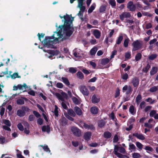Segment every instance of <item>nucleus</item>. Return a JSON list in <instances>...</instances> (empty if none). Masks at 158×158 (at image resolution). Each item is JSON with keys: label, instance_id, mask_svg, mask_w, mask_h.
Here are the masks:
<instances>
[{"label": "nucleus", "instance_id": "1", "mask_svg": "<svg viewBox=\"0 0 158 158\" xmlns=\"http://www.w3.org/2000/svg\"><path fill=\"white\" fill-rule=\"evenodd\" d=\"M62 21L64 22V25L60 26L57 29V32H55L51 36H46L42 42L45 47L53 48L56 42L62 41L64 39L69 38L72 34L74 29L72 22L73 18L71 15L66 14L64 16H59Z\"/></svg>", "mask_w": 158, "mask_h": 158}, {"label": "nucleus", "instance_id": "2", "mask_svg": "<svg viewBox=\"0 0 158 158\" xmlns=\"http://www.w3.org/2000/svg\"><path fill=\"white\" fill-rule=\"evenodd\" d=\"M73 53L74 56L78 59L83 57L84 52L80 49H75L73 51Z\"/></svg>", "mask_w": 158, "mask_h": 158}, {"label": "nucleus", "instance_id": "3", "mask_svg": "<svg viewBox=\"0 0 158 158\" xmlns=\"http://www.w3.org/2000/svg\"><path fill=\"white\" fill-rule=\"evenodd\" d=\"M44 51L47 52L46 56L49 58H51L53 56L57 55L59 53V52L57 51H52L51 50H48L47 51L45 49H43Z\"/></svg>", "mask_w": 158, "mask_h": 158}, {"label": "nucleus", "instance_id": "4", "mask_svg": "<svg viewBox=\"0 0 158 158\" xmlns=\"http://www.w3.org/2000/svg\"><path fill=\"white\" fill-rule=\"evenodd\" d=\"M71 129L72 132L75 135L78 137H79L81 135V130L77 127H72Z\"/></svg>", "mask_w": 158, "mask_h": 158}, {"label": "nucleus", "instance_id": "5", "mask_svg": "<svg viewBox=\"0 0 158 158\" xmlns=\"http://www.w3.org/2000/svg\"><path fill=\"white\" fill-rule=\"evenodd\" d=\"M142 43L137 40L134 42L132 45L133 47V50L135 51L139 49L142 46Z\"/></svg>", "mask_w": 158, "mask_h": 158}, {"label": "nucleus", "instance_id": "6", "mask_svg": "<svg viewBox=\"0 0 158 158\" xmlns=\"http://www.w3.org/2000/svg\"><path fill=\"white\" fill-rule=\"evenodd\" d=\"M80 90L81 93L85 96H88L89 91L86 87L84 85H81L79 88Z\"/></svg>", "mask_w": 158, "mask_h": 158}, {"label": "nucleus", "instance_id": "7", "mask_svg": "<svg viewBox=\"0 0 158 158\" xmlns=\"http://www.w3.org/2000/svg\"><path fill=\"white\" fill-rule=\"evenodd\" d=\"M80 127L83 128V127L87 129L93 130L94 129V126L91 124H86L83 122H81L80 124Z\"/></svg>", "mask_w": 158, "mask_h": 158}, {"label": "nucleus", "instance_id": "8", "mask_svg": "<svg viewBox=\"0 0 158 158\" xmlns=\"http://www.w3.org/2000/svg\"><path fill=\"white\" fill-rule=\"evenodd\" d=\"M127 7L131 11H134L135 10V6L132 1L129 2L127 5Z\"/></svg>", "mask_w": 158, "mask_h": 158}, {"label": "nucleus", "instance_id": "9", "mask_svg": "<svg viewBox=\"0 0 158 158\" xmlns=\"http://www.w3.org/2000/svg\"><path fill=\"white\" fill-rule=\"evenodd\" d=\"M130 13L127 12H123L119 15L120 19L122 21H123L125 18H130Z\"/></svg>", "mask_w": 158, "mask_h": 158}, {"label": "nucleus", "instance_id": "10", "mask_svg": "<svg viewBox=\"0 0 158 158\" xmlns=\"http://www.w3.org/2000/svg\"><path fill=\"white\" fill-rule=\"evenodd\" d=\"M122 90L123 92H126V94H128L131 92L132 89L130 86L125 85L123 87Z\"/></svg>", "mask_w": 158, "mask_h": 158}, {"label": "nucleus", "instance_id": "11", "mask_svg": "<svg viewBox=\"0 0 158 158\" xmlns=\"http://www.w3.org/2000/svg\"><path fill=\"white\" fill-rule=\"evenodd\" d=\"M93 34L96 39H99L101 35V33L100 31L98 29H94L92 30Z\"/></svg>", "mask_w": 158, "mask_h": 158}, {"label": "nucleus", "instance_id": "12", "mask_svg": "<svg viewBox=\"0 0 158 158\" xmlns=\"http://www.w3.org/2000/svg\"><path fill=\"white\" fill-rule=\"evenodd\" d=\"M100 101V97L98 96H96L95 95H93L92 98V101L94 103H98Z\"/></svg>", "mask_w": 158, "mask_h": 158}, {"label": "nucleus", "instance_id": "13", "mask_svg": "<svg viewBox=\"0 0 158 158\" xmlns=\"http://www.w3.org/2000/svg\"><path fill=\"white\" fill-rule=\"evenodd\" d=\"M131 82L134 87H137L139 83V79L137 77H134L132 79Z\"/></svg>", "mask_w": 158, "mask_h": 158}, {"label": "nucleus", "instance_id": "14", "mask_svg": "<svg viewBox=\"0 0 158 158\" xmlns=\"http://www.w3.org/2000/svg\"><path fill=\"white\" fill-rule=\"evenodd\" d=\"M74 110L77 114L79 116L81 115L82 114L81 110L78 107L75 106Z\"/></svg>", "mask_w": 158, "mask_h": 158}, {"label": "nucleus", "instance_id": "15", "mask_svg": "<svg viewBox=\"0 0 158 158\" xmlns=\"http://www.w3.org/2000/svg\"><path fill=\"white\" fill-rule=\"evenodd\" d=\"M91 133L90 132H87L85 133L84 137L85 139L87 140H89L91 138Z\"/></svg>", "mask_w": 158, "mask_h": 158}, {"label": "nucleus", "instance_id": "16", "mask_svg": "<svg viewBox=\"0 0 158 158\" xmlns=\"http://www.w3.org/2000/svg\"><path fill=\"white\" fill-rule=\"evenodd\" d=\"M91 113L93 114H96L98 112V109L96 106L92 107L90 109Z\"/></svg>", "mask_w": 158, "mask_h": 158}, {"label": "nucleus", "instance_id": "17", "mask_svg": "<svg viewBox=\"0 0 158 158\" xmlns=\"http://www.w3.org/2000/svg\"><path fill=\"white\" fill-rule=\"evenodd\" d=\"M133 135L136 137L138 139L141 140H144L145 137L142 134H139L137 133L133 134Z\"/></svg>", "mask_w": 158, "mask_h": 158}, {"label": "nucleus", "instance_id": "18", "mask_svg": "<svg viewBox=\"0 0 158 158\" xmlns=\"http://www.w3.org/2000/svg\"><path fill=\"white\" fill-rule=\"evenodd\" d=\"M60 124L63 125H65L67 124V122L66 119L64 117H62L59 121Z\"/></svg>", "mask_w": 158, "mask_h": 158}, {"label": "nucleus", "instance_id": "19", "mask_svg": "<svg viewBox=\"0 0 158 158\" xmlns=\"http://www.w3.org/2000/svg\"><path fill=\"white\" fill-rule=\"evenodd\" d=\"M25 112L23 110H19L17 111V114L19 116H23L25 115Z\"/></svg>", "mask_w": 158, "mask_h": 158}, {"label": "nucleus", "instance_id": "20", "mask_svg": "<svg viewBox=\"0 0 158 158\" xmlns=\"http://www.w3.org/2000/svg\"><path fill=\"white\" fill-rule=\"evenodd\" d=\"M42 130L43 131H46L48 133L50 131V128L49 126H44L42 127Z\"/></svg>", "mask_w": 158, "mask_h": 158}, {"label": "nucleus", "instance_id": "21", "mask_svg": "<svg viewBox=\"0 0 158 158\" xmlns=\"http://www.w3.org/2000/svg\"><path fill=\"white\" fill-rule=\"evenodd\" d=\"M54 95L59 100L61 101L62 102L64 101V98L61 94L58 93H55Z\"/></svg>", "mask_w": 158, "mask_h": 158}, {"label": "nucleus", "instance_id": "22", "mask_svg": "<svg viewBox=\"0 0 158 158\" xmlns=\"http://www.w3.org/2000/svg\"><path fill=\"white\" fill-rule=\"evenodd\" d=\"M4 104L3 103L2 106L0 107V114L1 117L3 115L5 112V108L3 107Z\"/></svg>", "mask_w": 158, "mask_h": 158}, {"label": "nucleus", "instance_id": "23", "mask_svg": "<svg viewBox=\"0 0 158 158\" xmlns=\"http://www.w3.org/2000/svg\"><path fill=\"white\" fill-rule=\"evenodd\" d=\"M96 6L95 3H93L88 9V13H91L95 8Z\"/></svg>", "mask_w": 158, "mask_h": 158}, {"label": "nucleus", "instance_id": "24", "mask_svg": "<svg viewBox=\"0 0 158 158\" xmlns=\"http://www.w3.org/2000/svg\"><path fill=\"white\" fill-rule=\"evenodd\" d=\"M130 113L132 115H134L136 113V110L133 106H130L129 109Z\"/></svg>", "mask_w": 158, "mask_h": 158}, {"label": "nucleus", "instance_id": "25", "mask_svg": "<svg viewBox=\"0 0 158 158\" xmlns=\"http://www.w3.org/2000/svg\"><path fill=\"white\" fill-rule=\"evenodd\" d=\"M2 123L4 124L5 125V126H10L11 125V123L10 121L8 120L7 119H3L2 121Z\"/></svg>", "mask_w": 158, "mask_h": 158}, {"label": "nucleus", "instance_id": "26", "mask_svg": "<svg viewBox=\"0 0 158 158\" xmlns=\"http://www.w3.org/2000/svg\"><path fill=\"white\" fill-rule=\"evenodd\" d=\"M18 89L20 90H24L27 88L26 84H24L23 85H18Z\"/></svg>", "mask_w": 158, "mask_h": 158}, {"label": "nucleus", "instance_id": "27", "mask_svg": "<svg viewBox=\"0 0 158 158\" xmlns=\"http://www.w3.org/2000/svg\"><path fill=\"white\" fill-rule=\"evenodd\" d=\"M40 146L42 147L44 151L46 152H50V151L47 145H40L39 146V147Z\"/></svg>", "mask_w": 158, "mask_h": 158}, {"label": "nucleus", "instance_id": "28", "mask_svg": "<svg viewBox=\"0 0 158 158\" xmlns=\"http://www.w3.org/2000/svg\"><path fill=\"white\" fill-rule=\"evenodd\" d=\"M123 37L122 34H120L118 37L116 42V44H119L123 39Z\"/></svg>", "mask_w": 158, "mask_h": 158}, {"label": "nucleus", "instance_id": "29", "mask_svg": "<svg viewBox=\"0 0 158 158\" xmlns=\"http://www.w3.org/2000/svg\"><path fill=\"white\" fill-rule=\"evenodd\" d=\"M62 81L67 86H69L70 85L69 82L67 78L64 77H62L61 78Z\"/></svg>", "mask_w": 158, "mask_h": 158}, {"label": "nucleus", "instance_id": "30", "mask_svg": "<svg viewBox=\"0 0 158 158\" xmlns=\"http://www.w3.org/2000/svg\"><path fill=\"white\" fill-rule=\"evenodd\" d=\"M110 61V60L107 58L102 59L101 60V64L103 65H105Z\"/></svg>", "mask_w": 158, "mask_h": 158}, {"label": "nucleus", "instance_id": "31", "mask_svg": "<svg viewBox=\"0 0 158 158\" xmlns=\"http://www.w3.org/2000/svg\"><path fill=\"white\" fill-rule=\"evenodd\" d=\"M72 100L73 102L76 104L78 105L81 103V101L80 100L76 98L75 97H73L72 98Z\"/></svg>", "mask_w": 158, "mask_h": 158}, {"label": "nucleus", "instance_id": "32", "mask_svg": "<svg viewBox=\"0 0 158 158\" xmlns=\"http://www.w3.org/2000/svg\"><path fill=\"white\" fill-rule=\"evenodd\" d=\"M97 48L96 47L93 48L90 51V53L91 55H94L95 54L97 51Z\"/></svg>", "mask_w": 158, "mask_h": 158}, {"label": "nucleus", "instance_id": "33", "mask_svg": "<svg viewBox=\"0 0 158 158\" xmlns=\"http://www.w3.org/2000/svg\"><path fill=\"white\" fill-rule=\"evenodd\" d=\"M146 101L150 103L151 104H152L155 103L156 102V99H152L151 98H148L146 100Z\"/></svg>", "mask_w": 158, "mask_h": 158}, {"label": "nucleus", "instance_id": "34", "mask_svg": "<svg viewBox=\"0 0 158 158\" xmlns=\"http://www.w3.org/2000/svg\"><path fill=\"white\" fill-rule=\"evenodd\" d=\"M68 114L74 117L76 115V114L74 111L71 109H70L68 110Z\"/></svg>", "mask_w": 158, "mask_h": 158}, {"label": "nucleus", "instance_id": "35", "mask_svg": "<svg viewBox=\"0 0 158 158\" xmlns=\"http://www.w3.org/2000/svg\"><path fill=\"white\" fill-rule=\"evenodd\" d=\"M104 136L105 138H109L111 137V134L110 132H106L104 133Z\"/></svg>", "mask_w": 158, "mask_h": 158}, {"label": "nucleus", "instance_id": "36", "mask_svg": "<svg viewBox=\"0 0 158 158\" xmlns=\"http://www.w3.org/2000/svg\"><path fill=\"white\" fill-rule=\"evenodd\" d=\"M157 72V69L156 67H153L150 72V74L153 75L155 74Z\"/></svg>", "mask_w": 158, "mask_h": 158}, {"label": "nucleus", "instance_id": "37", "mask_svg": "<svg viewBox=\"0 0 158 158\" xmlns=\"http://www.w3.org/2000/svg\"><path fill=\"white\" fill-rule=\"evenodd\" d=\"M158 88V86H154L150 89L149 91L152 92H153L157 91Z\"/></svg>", "mask_w": 158, "mask_h": 158}, {"label": "nucleus", "instance_id": "38", "mask_svg": "<svg viewBox=\"0 0 158 158\" xmlns=\"http://www.w3.org/2000/svg\"><path fill=\"white\" fill-rule=\"evenodd\" d=\"M141 96L139 94L136 97V102L137 104H139L141 101Z\"/></svg>", "mask_w": 158, "mask_h": 158}, {"label": "nucleus", "instance_id": "39", "mask_svg": "<svg viewBox=\"0 0 158 158\" xmlns=\"http://www.w3.org/2000/svg\"><path fill=\"white\" fill-rule=\"evenodd\" d=\"M17 103L18 104L22 105L24 103V101L22 98L18 99L17 101Z\"/></svg>", "mask_w": 158, "mask_h": 158}, {"label": "nucleus", "instance_id": "40", "mask_svg": "<svg viewBox=\"0 0 158 158\" xmlns=\"http://www.w3.org/2000/svg\"><path fill=\"white\" fill-rule=\"evenodd\" d=\"M77 76L80 79H82L84 77V76L82 73L80 72H78L77 73Z\"/></svg>", "mask_w": 158, "mask_h": 158}, {"label": "nucleus", "instance_id": "41", "mask_svg": "<svg viewBox=\"0 0 158 158\" xmlns=\"http://www.w3.org/2000/svg\"><path fill=\"white\" fill-rule=\"evenodd\" d=\"M141 57V54L140 53L137 54L135 56V60L137 61L139 60Z\"/></svg>", "mask_w": 158, "mask_h": 158}, {"label": "nucleus", "instance_id": "42", "mask_svg": "<svg viewBox=\"0 0 158 158\" xmlns=\"http://www.w3.org/2000/svg\"><path fill=\"white\" fill-rule=\"evenodd\" d=\"M11 77L12 79H15L17 77H20L18 75V73H14L11 76Z\"/></svg>", "mask_w": 158, "mask_h": 158}, {"label": "nucleus", "instance_id": "43", "mask_svg": "<svg viewBox=\"0 0 158 158\" xmlns=\"http://www.w3.org/2000/svg\"><path fill=\"white\" fill-rule=\"evenodd\" d=\"M98 124L100 127H102L104 126L105 123L104 121L101 120L99 121Z\"/></svg>", "mask_w": 158, "mask_h": 158}, {"label": "nucleus", "instance_id": "44", "mask_svg": "<svg viewBox=\"0 0 158 158\" xmlns=\"http://www.w3.org/2000/svg\"><path fill=\"white\" fill-rule=\"evenodd\" d=\"M106 6L102 5L100 6L99 9V11L100 12H102L104 11L106 9Z\"/></svg>", "mask_w": 158, "mask_h": 158}, {"label": "nucleus", "instance_id": "45", "mask_svg": "<svg viewBox=\"0 0 158 158\" xmlns=\"http://www.w3.org/2000/svg\"><path fill=\"white\" fill-rule=\"evenodd\" d=\"M157 57V55L156 54H152L150 56L148 57L149 59L150 60H153Z\"/></svg>", "mask_w": 158, "mask_h": 158}, {"label": "nucleus", "instance_id": "46", "mask_svg": "<svg viewBox=\"0 0 158 158\" xmlns=\"http://www.w3.org/2000/svg\"><path fill=\"white\" fill-rule=\"evenodd\" d=\"M136 145L137 147L140 149H142L143 148V145L139 142H137L136 143Z\"/></svg>", "mask_w": 158, "mask_h": 158}, {"label": "nucleus", "instance_id": "47", "mask_svg": "<svg viewBox=\"0 0 158 158\" xmlns=\"http://www.w3.org/2000/svg\"><path fill=\"white\" fill-rule=\"evenodd\" d=\"M17 127L18 129L21 131H23L24 130L23 127L21 123H19L18 124Z\"/></svg>", "mask_w": 158, "mask_h": 158}, {"label": "nucleus", "instance_id": "48", "mask_svg": "<svg viewBox=\"0 0 158 158\" xmlns=\"http://www.w3.org/2000/svg\"><path fill=\"white\" fill-rule=\"evenodd\" d=\"M10 126H8L3 125L2 126V128L4 130H5L8 131H10L11 130L10 128Z\"/></svg>", "mask_w": 158, "mask_h": 158}, {"label": "nucleus", "instance_id": "49", "mask_svg": "<svg viewBox=\"0 0 158 158\" xmlns=\"http://www.w3.org/2000/svg\"><path fill=\"white\" fill-rule=\"evenodd\" d=\"M132 156L134 158H138L141 156L140 155L137 153H134L132 155Z\"/></svg>", "mask_w": 158, "mask_h": 158}, {"label": "nucleus", "instance_id": "50", "mask_svg": "<svg viewBox=\"0 0 158 158\" xmlns=\"http://www.w3.org/2000/svg\"><path fill=\"white\" fill-rule=\"evenodd\" d=\"M69 71L70 73H74L77 72V70L76 68H70L69 69Z\"/></svg>", "mask_w": 158, "mask_h": 158}, {"label": "nucleus", "instance_id": "51", "mask_svg": "<svg viewBox=\"0 0 158 158\" xmlns=\"http://www.w3.org/2000/svg\"><path fill=\"white\" fill-rule=\"evenodd\" d=\"M129 40L128 39L125 40L124 42V46L125 47H127L128 46Z\"/></svg>", "mask_w": 158, "mask_h": 158}, {"label": "nucleus", "instance_id": "52", "mask_svg": "<svg viewBox=\"0 0 158 158\" xmlns=\"http://www.w3.org/2000/svg\"><path fill=\"white\" fill-rule=\"evenodd\" d=\"M122 78L123 80H127L128 78V75L127 73L123 74L122 76Z\"/></svg>", "mask_w": 158, "mask_h": 158}, {"label": "nucleus", "instance_id": "53", "mask_svg": "<svg viewBox=\"0 0 158 158\" xmlns=\"http://www.w3.org/2000/svg\"><path fill=\"white\" fill-rule=\"evenodd\" d=\"M58 107L56 105H55L54 112L56 116H58Z\"/></svg>", "mask_w": 158, "mask_h": 158}, {"label": "nucleus", "instance_id": "54", "mask_svg": "<svg viewBox=\"0 0 158 158\" xmlns=\"http://www.w3.org/2000/svg\"><path fill=\"white\" fill-rule=\"evenodd\" d=\"M144 149L147 151L150 152H152L153 151L152 148L151 147L148 146H146Z\"/></svg>", "mask_w": 158, "mask_h": 158}, {"label": "nucleus", "instance_id": "55", "mask_svg": "<svg viewBox=\"0 0 158 158\" xmlns=\"http://www.w3.org/2000/svg\"><path fill=\"white\" fill-rule=\"evenodd\" d=\"M6 142V140L5 138L2 136L0 137V143L3 144Z\"/></svg>", "mask_w": 158, "mask_h": 158}, {"label": "nucleus", "instance_id": "56", "mask_svg": "<svg viewBox=\"0 0 158 158\" xmlns=\"http://www.w3.org/2000/svg\"><path fill=\"white\" fill-rule=\"evenodd\" d=\"M109 3L112 6H114L116 5L115 2L114 0H110Z\"/></svg>", "mask_w": 158, "mask_h": 158}, {"label": "nucleus", "instance_id": "57", "mask_svg": "<svg viewBox=\"0 0 158 158\" xmlns=\"http://www.w3.org/2000/svg\"><path fill=\"white\" fill-rule=\"evenodd\" d=\"M150 67V65L148 64L147 66L146 67H145L143 69V71L145 73H147L148 72L149 69Z\"/></svg>", "mask_w": 158, "mask_h": 158}, {"label": "nucleus", "instance_id": "58", "mask_svg": "<svg viewBox=\"0 0 158 158\" xmlns=\"http://www.w3.org/2000/svg\"><path fill=\"white\" fill-rule=\"evenodd\" d=\"M129 149H132L133 150H135V145L133 144L130 143L129 144Z\"/></svg>", "mask_w": 158, "mask_h": 158}, {"label": "nucleus", "instance_id": "59", "mask_svg": "<svg viewBox=\"0 0 158 158\" xmlns=\"http://www.w3.org/2000/svg\"><path fill=\"white\" fill-rule=\"evenodd\" d=\"M135 8H136L137 9H139L142 8V6L139 3H137L135 5Z\"/></svg>", "mask_w": 158, "mask_h": 158}, {"label": "nucleus", "instance_id": "60", "mask_svg": "<svg viewBox=\"0 0 158 158\" xmlns=\"http://www.w3.org/2000/svg\"><path fill=\"white\" fill-rule=\"evenodd\" d=\"M131 53L130 52H127L125 55V58L126 59H129L131 57Z\"/></svg>", "mask_w": 158, "mask_h": 158}, {"label": "nucleus", "instance_id": "61", "mask_svg": "<svg viewBox=\"0 0 158 158\" xmlns=\"http://www.w3.org/2000/svg\"><path fill=\"white\" fill-rule=\"evenodd\" d=\"M33 113L37 118H39L40 117V115L36 111H34Z\"/></svg>", "mask_w": 158, "mask_h": 158}, {"label": "nucleus", "instance_id": "62", "mask_svg": "<svg viewBox=\"0 0 158 158\" xmlns=\"http://www.w3.org/2000/svg\"><path fill=\"white\" fill-rule=\"evenodd\" d=\"M64 115L67 118H68L69 120L72 121L74 119L72 117H70L69 115L67 114L64 113Z\"/></svg>", "mask_w": 158, "mask_h": 158}, {"label": "nucleus", "instance_id": "63", "mask_svg": "<svg viewBox=\"0 0 158 158\" xmlns=\"http://www.w3.org/2000/svg\"><path fill=\"white\" fill-rule=\"evenodd\" d=\"M19 152L17 154V156L18 158H25L21 154L20 152L18 151Z\"/></svg>", "mask_w": 158, "mask_h": 158}, {"label": "nucleus", "instance_id": "64", "mask_svg": "<svg viewBox=\"0 0 158 158\" xmlns=\"http://www.w3.org/2000/svg\"><path fill=\"white\" fill-rule=\"evenodd\" d=\"M37 123L40 125H41L43 123V120L40 118H39L37 121Z\"/></svg>", "mask_w": 158, "mask_h": 158}]
</instances>
